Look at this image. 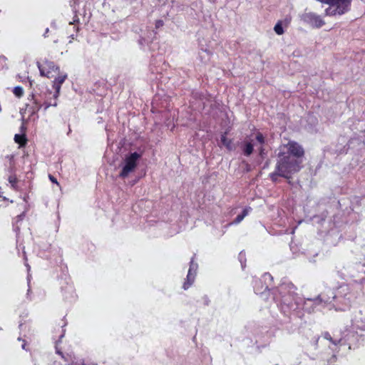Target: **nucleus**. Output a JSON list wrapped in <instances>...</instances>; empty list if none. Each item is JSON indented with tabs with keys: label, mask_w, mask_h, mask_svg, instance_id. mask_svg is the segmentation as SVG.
<instances>
[{
	"label": "nucleus",
	"mask_w": 365,
	"mask_h": 365,
	"mask_svg": "<svg viewBox=\"0 0 365 365\" xmlns=\"http://www.w3.org/2000/svg\"><path fill=\"white\" fill-rule=\"evenodd\" d=\"M278 150L277 173L272 175L273 180L276 175L287 178L289 174L298 171L304 155V149L295 141L282 144Z\"/></svg>",
	"instance_id": "f257e3e1"
},
{
	"label": "nucleus",
	"mask_w": 365,
	"mask_h": 365,
	"mask_svg": "<svg viewBox=\"0 0 365 365\" xmlns=\"http://www.w3.org/2000/svg\"><path fill=\"white\" fill-rule=\"evenodd\" d=\"M141 157L142 153L139 152H133L125 155L119 165L120 169L119 177L125 179L133 173Z\"/></svg>",
	"instance_id": "f03ea898"
},
{
	"label": "nucleus",
	"mask_w": 365,
	"mask_h": 365,
	"mask_svg": "<svg viewBox=\"0 0 365 365\" xmlns=\"http://www.w3.org/2000/svg\"><path fill=\"white\" fill-rule=\"evenodd\" d=\"M302 21L312 28L319 29L325 25V21L321 15L314 12H305L301 16Z\"/></svg>",
	"instance_id": "7ed1b4c3"
},
{
	"label": "nucleus",
	"mask_w": 365,
	"mask_h": 365,
	"mask_svg": "<svg viewBox=\"0 0 365 365\" xmlns=\"http://www.w3.org/2000/svg\"><path fill=\"white\" fill-rule=\"evenodd\" d=\"M255 140L257 144L253 143V140L251 142H245L242 145V151L245 155H250L253 151V146H258L257 149L259 150V154L261 155H263V145L264 143V138L263 135L260 133H257L255 134Z\"/></svg>",
	"instance_id": "20e7f679"
},
{
	"label": "nucleus",
	"mask_w": 365,
	"mask_h": 365,
	"mask_svg": "<svg viewBox=\"0 0 365 365\" xmlns=\"http://www.w3.org/2000/svg\"><path fill=\"white\" fill-rule=\"evenodd\" d=\"M38 67L41 75L47 78H54L55 74L61 70L59 66H56L53 62L48 61L38 63Z\"/></svg>",
	"instance_id": "39448f33"
},
{
	"label": "nucleus",
	"mask_w": 365,
	"mask_h": 365,
	"mask_svg": "<svg viewBox=\"0 0 365 365\" xmlns=\"http://www.w3.org/2000/svg\"><path fill=\"white\" fill-rule=\"evenodd\" d=\"M68 78V74L66 72L59 70L56 74L55 77L52 78V87L55 90V93L53 95L54 98L56 99L59 94L62 84L65 82V81Z\"/></svg>",
	"instance_id": "423d86ee"
},
{
	"label": "nucleus",
	"mask_w": 365,
	"mask_h": 365,
	"mask_svg": "<svg viewBox=\"0 0 365 365\" xmlns=\"http://www.w3.org/2000/svg\"><path fill=\"white\" fill-rule=\"evenodd\" d=\"M197 265L192 261L190 262V269L187 276V281L185 282L183 287L187 289L194 282L196 275Z\"/></svg>",
	"instance_id": "0eeeda50"
},
{
	"label": "nucleus",
	"mask_w": 365,
	"mask_h": 365,
	"mask_svg": "<svg viewBox=\"0 0 365 365\" xmlns=\"http://www.w3.org/2000/svg\"><path fill=\"white\" fill-rule=\"evenodd\" d=\"M227 132L221 135L220 137V143L224 145L227 150H232L235 148L232 140L231 138H227Z\"/></svg>",
	"instance_id": "6e6552de"
},
{
	"label": "nucleus",
	"mask_w": 365,
	"mask_h": 365,
	"mask_svg": "<svg viewBox=\"0 0 365 365\" xmlns=\"http://www.w3.org/2000/svg\"><path fill=\"white\" fill-rule=\"evenodd\" d=\"M14 140L20 146H24L26 143V138L24 133L16 134L14 136Z\"/></svg>",
	"instance_id": "1a4fd4ad"
},
{
	"label": "nucleus",
	"mask_w": 365,
	"mask_h": 365,
	"mask_svg": "<svg viewBox=\"0 0 365 365\" xmlns=\"http://www.w3.org/2000/svg\"><path fill=\"white\" fill-rule=\"evenodd\" d=\"M250 210H251L250 207L245 208L241 215H237V217L234 220L233 223H235V224L240 223L245 218V217L248 215Z\"/></svg>",
	"instance_id": "9d476101"
},
{
	"label": "nucleus",
	"mask_w": 365,
	"mask_h": 365,
	"mask_svg": "<svg viewBox=\"0 0 365 365\" xmlns=\"http://www.w3.org/2000/svg\"><path fill=\"white\" fill-rule=\"evenodd\" d=\"M274 31L277 35H282L284 33V27L282 26V22H277L274 27Z\"/></svg>",
	"instance_id": "9b49d317"
},
{
	"label": "nucleus",
	"mask_w": 365,
	"mask_h": 365,
	"mask_svg": "<svg viewBox=\"0 0 365 365\" xmlns=\"http://www.w3.org/2000/svg\"><path fill=\"white\" fill-rule=\"evenodd\" d=\"M13 93L16 97L21 98L24 94V89L21 86H16L13 89Z\"/></svg>",
	"instance_id": "f8f14e48"
},
{
	"label": "nucleus",
	"mask_w": 365,
	"mask_h": 365,
	"mask_svg": "<svg viewBox=\"0 0 365 365\" xmlns=\"http://www.w3.org/2000/svg\"><path fill=\"white\" fill-rule=\"evenodd\" d=\"M356 325L361 329H365V318H360L356 319Z\"/></svg>",
	"instance_id": "ddd939ff"
},
{
	"label": "nucleus",
	"mask_w": 365,
	"mask_h": 365,
	"mask_svg": "<svg viewBox=\"0 0 365 365\" xmlns=\"http://www.w3.org/2000/svg\"><path fill=\"white\" fill-rule=\"evenodd\" d=\"M9 183L11 184V186L13 187V188H15L16 187V182H17V180L15 176H10L9 178Z\"/></svg>",
	"instance_id": "4468645a"
},
{
	"label": "nucleus",
	"mask_w": 365,
	"mask_h": 365,
	"mask_svg": "<svg viewBox=\"0 0 365 365\" xmlns=\"http://www.w3.org/2000/svg\"><path fill=\"white\" fill-rule=\"evenodd\" d=\"M163 24H164V23H163V21L162 20H157L155 21V27L157 29H159V28L162 27L163 26Z\"/></svg>",
	"instance_id": "2eb2a0df"
},
{
	"label": "nucleus",
	"mask_w": 365,
	"mask_h": 365,
	"mask_svg": "<svg viewBox=\"0 0 365 365\" xmlns=\"http://www.w3.org/2000/svg\"><path fill=\"white\" fill-rule=\"evenodd\" d=\"M49 179H50V180H51L52 182H53V183H56V184L58 185V182L57 180H56L53 176H52V175H49Z\"/></svg>",
	"instance_id": "dca6fc26"
},
{
	"label": "nucleus",
	"mask_w": 365,
	"mask_h": 365,
	"mask_svg": "<svg viewBox=\"0 0 365 365\" xmlns=\"http://www.w3.org/2000/svg\"><path fill=\"white\" fill-rule=\"evenodd\" d=\"M73 365H84V363L81 360H77L73 362Z\"/></svg>",
	"instance_id": "f3484780"
},
{
	"label": "nucleus",
	"mask_w": 365,
	"mask_h": 365,
	"mask_svg": "<svg viewBox=\"0 0 365 365\" xmlns=\"http://www.w3.org/2000/svg\"><path fill=\"white\" fill-rule=\"evenodd\" d=\"M51 106V104L49 103H45V109L48 108Z\"/></svg>",
	"instance_id": "a211bd4d"
},
{
	"label": "nucleus",
	"mask_w": 365,
	"mask_h": 365,
	"mask_svg": "<svg viewBox=\"0 0 365 365\" xmlns=\"http://www.w3.org/2000/svg\"><path fill=\"white\" fill-rule=\"evenodd\" d=\"M53 106H57V103L56 102L54 104H53Z\"/></svg>",
	"instance_id": "6ab92c4d"
},
{
	"label": "nucleus",
	"mask_w": 365,
	"mask_h": 365,
	"mask_svg": "<svg viewBox=\"0 0 365 365\" xmlns=\"http://www.w3.org/2000/svg\"><path fill=\"white\" fill-rule=\"evenodd\" d=\"M0 197H3L1 192H0Z\"/></svg>",
	"instance_id": "aec40b11"
}]
</instances>
